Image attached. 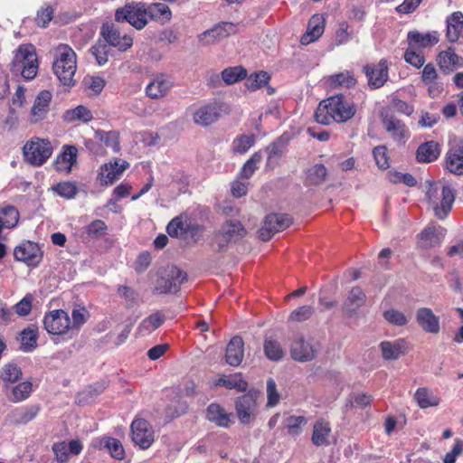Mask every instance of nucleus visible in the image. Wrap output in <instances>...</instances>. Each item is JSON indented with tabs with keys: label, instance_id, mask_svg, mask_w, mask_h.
<instances>
[{
	"label": "nucleus",
	"instance_id": "obj_61",
	"mask_svg": "<svg viewBox=\"0 0 463 463\" xmlns=\"http://www.w3.org/2000/svg\"><path fill=\"white\" fill-rule=\"evenodd\" d=\"M52 451L59 463H67L69 460L68 446L65 441L56 442L52 445Z\"/></svg>",
	"mask_w": 463,
	"mask_h": 463
},
{
	"label": "nucleus",
	"instance_id": "obj_15",
	"mask_svg": "<svg viewBox=\"0 0 463 463\" xmlns=\"http://www.w3.org/2000/svg\"><path fill=\"white\" fill-rule=\"evenodd\" d=\"M319 346L312 341L299 337L290 346L291 357L298 362L313 360L318 354Z\"/></svg>",
	"mask_w": 463,
	"mask_h": 463
},
{
	"label": "nucleus",
	"instance_id": "obj_44",
	"mask_svg": "<svg viewBox=\"0 0 463 463\" xmlns=\"http://www.w3.org/2000/svg\"><path fill=\"white\" fill-rule=\"evenodd\" d=\"M93 118L91 111L85 106L80 105L75 109H69L64 114V119L68 122L80 120L82 122H90Z\"/></svg>",
	"mask_w": 463,
	"mask_h": 463
},
{
	"label": "nucleus",
	"instance_id": "obj_21",
	"mask_svg": "<svg viewBox=\"0 0 463 463\" xmlns=\"http://www.w3.org/2000/svg\"><path fill=\"white\" fill-rule=\"evenodd\" d=\"M416 321L427 333L438 334L440 330L439 317L429 307H420L416 311Z\"/></svg>",
	"mask_w": 463,
	"mask_h": 463
},
{
	"label": "nucleus",
	"instance_id": "obj_17",
	"mask_svg": "<svg viewBox=\"0 0 463 463\" xmlns=\"http://www.w3.org/2000/svg\"><path fill=\"white\" fill-rule=\"evenodd\" d=\"M173 87L170 78L159 74L153 78L146 87V95L151 99L165 98Z\"/></svg>",
	"mask_w": 463,
	"mask_h": 463
},
{
	"label": "nucleus",
	"instance_id": "obj_12",
	"mask_svg": "<svg viewBox=\"0 0 463 463\" xmlns=\"http://www.w3.org/2000/svg\"><path fill=\"white\" fill-rule=\"evenodd\" d=\"M130 429L132 441L141 449H146L153 444L155 433L147 420L137 418L132 421Z\"/></svg>",
	"mask_w": 463,
	"mask_h": 463
},
{
	"label": "nucleus",
	"instance_id": "obj_25",
	"mask_svg": "<svg viewBox=\"0 0 463 463\" xmlns=\"http://www.w3.org/2000/svg\"><path fill=\"white\" fill-rule=\"evenodd\" d=\"M325 30V18L320 14L313 15L307 24L306 33L300 39V43L307 45L317 41L324 33Z\"/></svg>",
	"mask_w": 463,
	"mask_h": 463
},
{
	"label": "nucleus",
	"instance_id": "obj_56",
	"mask_svg": "<svg viewBox=\"0 0 463 463\" xmlns=\"http://www.w3.org/2000/svg\"><path fill=\"white\" fill-rule=\"evenodd\" d=\"M333 84L340 87L350 88L355 85L356 80L349 71L340 72L331 77Z\"/></svg>",
	"mask_w": 463,
	"mask_h": 463
},
{
	"label": "nucleus",
	"instance_id": "obj_38",
	"mask_svg": "<svg viewBox=\"0 0 463 463\" xmlns=\"http://www.w3.org/2000/svg\"><path fill=\"white\" fill-rule=\"evenodd\" d=\"M440 154L439 146L435 141H428L421 144L416 153V158L420 163H430L435 161Z\"/></svg>",
	"mask_w": 463,
	"mask_h": 463
},
{
	"label": "nucleus",
	"instance_id": "obj_29",
	"mask_svg": "<svg viewBox=\"0 0 463 463\" xmlns=\"http://www.w3.org/2000/svg\"><path fill=\"white\" fill-rule=\"evenodd\" d=\"M232 416V414L228 413L219 403H211L206 410V419L218 427H229Z\"/></svg>",
	"mask_w": 463,
	"mask_h": 463
},
{
	"label": "nucleus",
	"instance_id": "obj_58",
	"mask_svg": "<svg viewBox=\"0 0 463 463\" xmlns=\"http://www.w3.org/2000/svg\"><path fill=\"white\" fill-rule=\"evenodd\" d=\"M314 313L312 306H303L295 309L289 316L290 321L303 322L308 319Z\"/></svg>",
	"mask_w": 463,
	"mask_h": 463
},
{
	"label": "nucleus",
	"instance_id": "obj_31",
	"mask_svg": "<svg viewBox=\"0 0 463 463\" xmlns=\"http://www.w3.org/2000/svg\"><path fill=\"white\" fill-rule=\"evenodd\" d=\"M438 62L441 71L449 73L454 69L463 66V58L458 56L452 48H448L439 52Z\"/></svg>",
	"mask_w": 463,
	"mask_h": 463
},
{
	"label": "nucleus",
	"instance_id": "obj_49",
	"mask_svg": "<svg viewBox=\"0 0 463 463\" xmlns=\"http://www.w3.org/2000/svg\"><path fill=\"white\" fill-rule=\"evenodd\" d=\"M265 355L272 361H279L283 358L285 352L279 343L273 339H266L264 342Z\"/></svg>",
	"mask_w": 463,
	"mask_h": 463
},
{
	"label": "nucleus",
	"instance_id": "obj_52",
	"mask_svg": "<svg viewBox=\"0 0 463 463\" xmlns=\"http://www.w3.org/2000/svg\"><path fill=\"white\" fill-rule=\"evenodd\" d=\"M270 76L266 71H260L247 79L246 86L250 90H256L267 85Z\"/></svg>",
	"mask_w": 463,
	"mask_h": 463
},
{
	"label": "nucleus",
	"instance_id": "obj_43",
	"mask_svg": "<svg viewBox=\"0 0 463 463\" xmlns=\"http://www.w3.org/2000/svg\"><path fill=\"white\" fill-rule=\"evenodd\" d=\"M100 447L105 448L109 450L111 457L118 460H121L125 458V450L122 443L111 437H106L100 440Z\"/></svg>",
	"mask_w": 463,
	"mask_h": 463
},
{
	"label": "nucleus",
	"instance_id": "obj_11",
	"mask_svg": "<svg viewBox=\"0 0 463 463\" xmlns=\"http://www.w3.org/2000/svg\"><path fill=\"white\" fill-rule=\"evenodd\" d=\"M291 223V218L286 213L269 214L259 231V237L261 241H268L275 233L287 229Z\"/></svg>",
	"mask_w": 463,
	"mask_h": 463
},
{
	"label": "nucleus",
	"instance_id": "obj_33",
	"mask_svg": "<svg viewBox=\"0 0 463 463\" xmlns=\"http://www.w3.org/2000/svg\"><path fill=\"white\" fill-rule=\"evenodd\" d=\"M78 149L74 146H64L62 153L55 160V168L59 172L70 173L76 163Z\"/></svg>",
	"mask_w": 463,
	"mask_h": 463
},
{
	"label": "nucleus",
	"instance_id": "obj_45",
	"mask_svg": "<svg viewBox=\"0 0 463 463\" xmlns=\"http://www.w3.org/2000/svg\"><path fill=\"white\" fill-rule=\"evenodd\" d=\"M414 398L422 409L437 406L439 402V398L426 388H419L414 394Z\"/></svg>",
	"mask_w": 463,
	"mask_h": 463
},
{
	"label": "nucleus",
	"instance_id": "obj_10",
	"mask_svg": "<svg viewBox=\"0 0 463 463\" xmlns=\"http://www.w3.org/2000/svg\"><path fill=\"white\" fill-rule=\"evenodd\" d=\"M100 34L108 46L114 47L119 52H126L133 45L132 36L128 33L122 34L118 26L115 24H103Z\"/></svg>",
	"mask_w": 463,
	"mask_h": 463
},
{
	"label": "nucleus",
	"instance_id": "obj_26",
	"mask_svg": "<svg viewBox=\"0 0 463 463\" xmlns=\"http://www.w3.org/2000/svg\"><path fill=\"white\" fill-rule=\"evenodd\" d=\"M52 93L48 90H42L35 98L31 109V121L38 122L43 120L49 110Z\"/></svg>",
	"mask_w": 463,
	"mask_h": 463
},
{
	"label": "nucleus",
	"instance_id": "obj_60",
	"mask_svg": "<svg viewBox=\"0 0 463 463\" xmlns=\"http://www.w3.org/2000/svg\"><path fill=\"white\" fill-rule=\"evenodd\" d=\"M373 157L375 159V163L381 169H387L389 165V157L387 156L386 147L383 146H376L373 151Z\"/></svg>",
	"mask_w": 463,
	"mask_h": 463
},
{
	"label": "nucleus",
	"instance_id": "obj_50",
	"mask_svg": "<svg viewBox=\"0 0 463 463\" xmlns=\"http://www.w3.org/2000/svg\"><path fill=\"white\" fill-rule=\"evenodd\" d=\"M216 386H223L226 389H235L237 392H243L248 390L249 384L243 378H219L213 384Z\"/></svg>",
	"mask_w": 463,
	"mask_h": 463
},
{
	"label": "nucleus",
	"instance_id": "obj_32",
	"mask_svg": "<svg viewBox=\"0 0 463 463\" xmlns=\"http://www.w3.org/2000/svg\"><path fill=\"white\" fill-rule=\"evenodd\" d=\"M146 18L161 24L168 23L172 17L169 6L164 3L146 4Z\"/></svg>",
	"mask_w": 463,
	"mask_h": 463
},
{
	"label": "nucleus",
	"instance_id": "obj_53",
	"mask_svg": "<svg viewBox=\"0 0 463 463\" xmlns=\"http://www.w3.org/2000/svg\"><path fill=\"white\" fill-rule=\"evenodd\" d=\"M254 142L255 137L253 135H242L233 141L232 149L235 153L244 154L254 145Z\"/></svg>",
	"mask_w": 463,
	"mask_h": 463
},
{
	"label": "nucleus",
	"instance_id": "obj_36",
	"mask_svg": "<svg viewBox=\"0 0 463 463\" xmlns=\"http://www.w3.org/2000/svg\"><path fill=\"white\" fill-rule=\"evenodd\" d=\"M445 164L450 173L463 175V146L451 147L447 152Z\"/></svg>",
	"mask_w": 463,
	"mask_h": 463
},
{
	"label": "nucleus",
	"instance_id": "obj_3",
	"mask_svg": "<svg viewBox=\"0 0 463 463\" xmlns=\"http://www.w3.org/2000/svg\"><path fill=\"white\" fill-rule=\"evenodd\" d=\"M55 60L52 70L59 80L65 86L74 85V75L77 70L76 53L67 44H60L55 49Z\"/></svg>",
	"mask_w": 463,
	"mask_h": 463
},
{
	"label": "nucleus",
	"instance_id": "obj_18",
	"mask_svg": "<svg viewBox=\"0 0 463 463\" xmlns=\"http://www.w3.org/2000/svg\"><path fill=\"white\" fill-rule=\"evenodd\" d=\"M364 71L369 85L373 89L383 86L388 80V67L385 60H381L380 62L375 65H366Z\"/></svg>",
	"mask_w": 463,
	"mask_h": 463
},
{
	"label": "nucleus",
	"instance_id": "obj_13",
	"mask_svg": "<svg viewBox=\"0 0 463 463\" xmlns=\"http://www.w3.org/2000/svg\"><path fill=\"white\" fill-rule=\"evenodd\" d=\"M236 33V24L229 22H222L199 34L198 40L203 45L209 46Z\"/></svg>",
	"mask_w": 463,
	"mask_h": 463
},
{
	"label": "nucleus",
	"instance_id": "obj_20",
	"mask_svg": "<svg viewBox=\"0 0 463 463\" xmlns=\"http://www.w3.org/2000/svg\"><path fill=\"white\" fill-rule=\"evenodd\" d=\"M379 346L384 360H397L408 352L407 342L402 338L383 341Z\"/></svg>",
	"mask_w": 463,
	"mask_h": 463
},
{
	"label": "nucleus",
	"instance_id": "obj_42",
	"mask_svg": "<svg viewBox=\"0 0 463 463\" xmlns=\"http://www.w3.org/2000/svg\"><path fill=\"white\" fill-rule=\"evenodd\" d=\"M38 329L29 326L21 332V348L24 352H31L37 345Z\"/></svg>",
	"mask_w": 463,
	"mask_h": 463
},
{
	"label": "nucleus",
	"instance_id": "obj_27",
	"mask_svg": "<svg viewBox=\"0 0 463 463\" xmlns=\"http://www.w3.org/2000/svg\"><path fill=\"white\" fill-rule=\"evenodd\" d=\"M40 411L39 405H30L17 408L8 414L10 422L14 425H24L36 418Z\"/></svg>",
	"mask_w": 463,
	"mask_h": 463
},
{
	"label": "nucleus",
	"instance_id": "obj_62",
	"mask_svg": "<svg viewBox=\"0 0 463 463\" xmlns=\"http://www.w3.org/2000/svg\"><path fill=\"white\" fill-rule=\"evenodd\" d=\"M267 395H268L267 406L274 407L279 402L280 395L278 392L277 385L272 379H269L267 383Z\"/></svg>",
	"mask_w": 463,
	"mask_h": 463
},
{
	"label": "nucleus",
	"instance_id": "obj_1",
	"mask_svg": "<svg viewBox=\"0 0 463 463\" xmlns=\"http://www.w3.org/2000/svg\"><path fill=\"white\" fill-rule=\"evenodd\" d=\"M354 103L342 95H335L321 101L316 110V121L322 125L331 122H345L355 114Z\"/></svg>",
	"mask_w": 463,
	"mask_h": 463
},
{
	"label": "nucleus",
	"instance_id": "obj_39",
	"mask_svg": "<svg viewBox=\"0 0 463 463\" xmlns=\"http://www.w3.org/2000/svg\"><path fill=\"white\" fill-rule=\"evenodd\" d=\"M165 321V316L156 311L141 321L138 326V331L142 335H148L160 327Z\"/></svg>",
	"mask_w": 463,
	"mask_h": 463
},
{
	"label": "nucleus",
	"instance_id": "obj_30",
	"mask_svg": "<svg viewBox=\"0 0 463 463\" xmlns=\"http://www.w3.org/2000/svg\"><path fill=\"white\" fill-rule=\"evenodd\" d=\"M407 39L409 45L411 48H429L435 45L439 42V35L436 32L421 33L418 31H411L409 32Z\"/></svg>",
	"mask_w": 463,
	"mask_h": 463
},
{
	"label": "nucleus",
	"instance_id": "obj_5",
	"mask_svg": "<svg viewBox=\"0 0 463 463\" xmlns=\"http://www.w3.org/2000/svg\"><path fill=\"white\" fill-rule=\"evenodd\" d=\"M247 234L246 229L237 220H228L213 235V245L216 251H226L229 245L236 243Z\"/></svg>",
	"mask_w": 463,
	"mask_h": 463
},
{
	"label": "nucleus",
	"instance_id": "obj_34",
	"mask_svg": "<svg viewBox=\"0 0 463 463\" xmlns=\"http://www.w3.org/2000/svg\"><path fill=\"white\" fill-rule=\"evenodd\" d=\"M444 237V230L437 229L433 226H428L419 235V247L422 249H429L435 247L441 242Z\"/></svg>",
	"mask_w": 463,
	"mask_h": 463
},
{
	"label": "nucleus",
	"instance_id": "obj_22",
	"mask_svg": "<svg viewBox=\"0 0 463 463\" xmlns=\"http://www.w3.org/2000/svg\"><path fill=\"white\" fill-rule=\"evenodd\" d=\"M244 357V342L241 336H233L226 346L225 362L232 366H239Z\"/></svg>",
	"mask_w": 463,
	"mask_h": 463
},
{
	"label": "nucleus",
	"instance_id": "obj_54",
	"mask_svg": "<svg viewBox=\"0 0 463 463\" xmlns=\"http://www.w3.org/2000/svg\"><path fill=\"white\" fill-rule=\"evenodd\" d=\"M383 317L390 324L397 326H405L409 322V319L402 312L393 308L386 310L383 313Z\"/></svg>",
	"mask_w": 463,
	"mask_h": 463
},
{
	"label": "nucleus",
	"instance_id": "obj_57",
	"mask_svg": "<svg viewBox=\"0 0 463 463\" xmlns=\"http://www.w3.org/2000/svg\"><path fill=\"white\" fill-rule=\"evenodd\" d=\"M307 423V419L303 416H289L286 420V427L292 435H298L301 432V425Z\"/></svg>",
	"mask_w": 463,
	"mask_h": 463
},
{
	"label": "nucleus",
	"instance_id": "obj_9",
	"mask_svg": "<svg viewBox=\"0 0 463 463\" xmlns=\"http://www.w3.org/2000/svg\"><path fill=\"white\" fill-rule=\"evenodd\" d=\"M187 280V274L175 266L169 267L166 274L156 280V294H173L180 290L181 285Z\"/></svg>",
	"mask_w": 463,
	"mask_h": 463
},
{
	"label": "nucleus",
	"instance_id": "obj_47",
	"mask_svg": "<svg viewBox=\"0 0 463 463\" xmlns=\"http://www.w3.org/2000/svg\"><path fill=\"white\" fill-rule=\"evenodd\" d=\"M117 292L118 295L124 299L127 308H132L137 306L139 294L134 288L126 285H120L118 287Z\"/></svg>",
	"mask_w": 463,
	"mask_h": 463
},
{
	"label": "nucleus",
	"instance_id": "obj_28",
	"mask_svg": "<svg viewBox=\"0 0 463 463\" xmlns=\"http://www.w3.org/2000/svg\"><path fill=\"white\" fill-rule=\"evenodd\" d=\"M383 125L392 137L402 142L408 135V129L405 124L393 115H386L383 118Z\"/></svg>",
	"mask_w": 463,
	"mask_h": 463
},
{
	"label": "nucleus",
	"instance_id": "obj_2",
	"mask_svg": "<svg viewBox=\"0 0 463 463\" xmlns=\"http://www.w3.org/2000/svg\"><path fill=\"white\" fill-rule=\"evenodd\" d=\"M426 197L433 206L435 215L441 220L448 216L455 201L450 186L440 181L426 182Z\"/></svg>",
	"mask_w": 463,
	"mask_h": 463
},
{
	"label": "nucleus",
	"instance_id": "obj_7",
	"mask_svg": "<svg viewBox=\"0 0 463 463\" xmlns=\"http://www.w3.org/2000/svg\"><path fill=\"white\" fill-rule=\"evenodd\" d=\"M260 396V391L250 388L247 393L235 400V410L241 423L249 424L256 417Z\"/></svg>",
	"mask_w": 463,
	"mask_h": 463
},
{
	"label": "nucleus",
	"instance_id": "obj_48",
	"mask_svg": "<svg viewBox=\"0 0 463 463\" xmlns=\"http://www.w3.org/2000/svg\"><path fill=\"white\" fill-rule=\"evenodd\" d=\"M327 171L324 165L316 164L307 170V180L310 184H320L326 179Z\"/></svg>",
	"mask_w": 463,
	"mask_h": 463
},
{
	"label": "nucleus",
	"instance_id": "obj_19",
	"mask_svg": "<svg viewBox=\"0 0 463 463\" xmlns=\"http://www.w3.org/2000/svg\"><path fill=\"white\" fill-rule=\"evenodd\" d=\"M20 378H5V386L12 392L11 400L18 402L27 399L33 391V383L29 380L19 382Z\"/></svg>",
	"mask_w": 463,
	"mask_h": 463
},
{
	"label": "nucleus",
	"instance_id": "obj_35",
	"mask_svg": "<svg viewBox=\"0 0 463 463\" xmlns=\"http://www.w3.org/2000/svg\"><path fill=\"white\" fill-rule=\"evenodd\" d=\"M128 166V163L126 161L121 163L115 161L106 164L99 173L101 182L106 184H112L116 179L119 178Z\"/></svg>",
	"mask_w": 463,
	"mask_h": 463
},
{
	"label": "nucleus",
	"instance_id": "obj_14",
	"mask_svg": "<svg viewBox=\"0 0 463 463\" xmlns=\"http://www.w3.org/2000/svg\"><path fill=\"white\" fill-rule=\"evenodd\" d=\"M43 325L49 334L62 335L69 329L71 319L65 311L56 309L45 315Z\"/></svg>",
	"mask_w": 463,
	"mask_h": 463
},
{
	"label": "nucleus",
	"instance_id": "obj_64",
	"mask_svg": "<svg viewBox=\"0 0 463 463\" xmlns=\"http://www.w3.org/2000/svg\"><path fill=\"white\" fill-rule=\"evenodd\" d=\"M463 452V440L456 439L455 444L450 452H448L444 458L443 463H455L458 455Z\"/></svg>",
	"mask_w": 463,
	"mask_h": 463
},
{
	"label": "nucleus",
	"instance_id": "obj_63",
	"mask_svg": "<svg viewBox=\"0 0 463 463\" xmlns=\"http://www.w3.org/2000/svg\"><path fill=\"white\" fill-rule=\"evenodd\" d=\"M404 60L406 62L416 68L422 67L425 61L423 55L410 49L405 52Z\"/></svg>",
	"mask_w": 463,
	"mask_h": 463
},
{
	"label": "nucleus",
	"instance_id": "obj_16",
	"mask_svg": "<svg viewBox=\"0 0 463 463\" xmlns=\"http://www.w3.org/2000/svg\"><path fill=\"white\" fill-rule=\"evenodd\" d=\"M16 260L23 261L28 266L35 267L42 260V252L39 246L32 241H24L14 250Z\"/></svg>",
	"mask_w": 463,
	"mask_h": 463
},
{
	"label": "nucleus",
	"instance_id": "obj_6",
	"mask_svg": "<svg viewBox=\"0 0 463 463\" xmlns=\"http://www.w3.org/2000/svg\"><path fill=\"white\" fill-rule=\"evenodd\" d=\"M115 21L118 23H128L137 30L144 29L148 24L146 13V3L129 2L124 6L116 9Z\"/></svg>",
	"mask_w": 463,
	"mask_h": 463
},
{
	"label": "nucleus",
	"instance_id": "obj_37",
	"mask_svg": "<svg viewBox=\"0 0 463 463\" xmlns=\"http://www.w3.org/2000/svg\"><path fill=\"white\" fill-rule=\"evenodd\" d=\"M447 39L450 43H456L460 36V33L463 30V13L462 12H454L449 16H448L447 20Z\"/></svg>",
	"mask_w": 463,
	"mask_h": 463
},
{
	"label": "nucleus",
	"instance_id": "obj_4",
	"mask_svg": "<svg viewBox=\"0 0 463 463\" xmlns=\"http://www.w3.org/2000/svg\"><path fill=\"white\" fill-rule=\"evenodd\" d=\"M38 67L35 47L33 44H21L14 52L12 71L20 72L26 80H31L37 75Z\"/></svg>",
	"mask_w": 463,
	"mask_h": 463
},
{
	"label": "nucleus",
	"instance_id": "obj_24",
	"mask_svg": "<svg viewBox=\"0 0 463 463\" xmlns=\"http://www.w3.org/2000/svg\"><path fill=\"white\" fill-rule=\"evenodd\" d=\"M366 296L359 287H354L343 304V311L346 317H353L365 303Z\"/></svg>",
	"mask_w": 463,
	"mask_h": 463
},
{
	"label": "nucleus",
	"instance_id": "obj_41",
	"mask_svg": "<svg viewBox=\"0 0 463 463\" xmlns=\"http://www.w3.org/2000/svg\"><path fill=\"white\" fill-rule=\"evenodd\" d=\"M330 432L331 428L327 421L324 420L316 421L313 428L312 442L318 447L327 445Z\"/></svg>",
	"mask_w": 463,
	"mask_h": 463
},
{
	"label": "nucleus",
	"instance_id": "obj_51",
	"mask_svg": "<svg viewBox=\"0 0 463 463\" xmlns=\"http://www.w3.org/2000/svg\"><path fill=\"white\" fill-rule=\"evenodd\" d=\"M247 76V71L241 67H230L222 71V80L227 84H233L238 80L245 79Z\"/></svg>",
	"mask_w": 463,
	"mask_h": 463
},
{
	"label": "nucleus",
	"instance_id": "obj_59",
	"mask_svg": "<svg viewBox=\"0 0 463 463\" xmlns=\"http://www.w3.org/2000/svg\"><path fill=\"white\" fill-rule=\"evenodd\" d=\"M90 52L99 65H103L108 61L109 48L106 43H98L91 47Z\"/></svg>",
	"mask_w": 463,
	"mask_h": 463
},
{
	"label": "nucleus",
	"instance_id": "obj_46",
	"mask_svg": "<svg viewBox=\"0 0 463 463\" xmlns=\"http://www.w3.org/2000/svg\"><path fill=\"white\" fill-rule=\"evenodd\" d=\"M284 149L285 144L281 139H279L268 146L266 148L268 155L267 165L273 168L278 164L279 159L282 156Z\"/></svg>",
	"mask_w": 463,
	"mask_h": 463
},
{
	"label": "nucleus",
	"instance_id": "obj_40",
	"mask_svg": "<svg viewBox=\"0 0 463 463\" xmlns=\"http://www.w3.org/2000/svg\"><path fill=\"white\" fill-rule=\"evenodd\" d=\"M109 383L105 380L96 382L94 385H90L79 392L77 400L80 404L91 402L96 396L101 393L108 386Z\"/></svg>",
	"mask_w": 463,
	"mask_h": 463
},
{
	"label": "nucleus",
	"instance_id": "obj_8",
	"mask_svg": "<svg viewBox=\"0 0 463 463\" xmlns=\"http://www.w3.org/2000/svg\"><path fill=\"white\" fill-rule=\"evenodd\" d=\"M24 159L34 166H40L47 161L52 153V147L47 139L27 141L23 148Z\"/></svg>",
	"mask_w": 463,
	"mask_h": 463
},
{
	"label": "nucleus",
	"instance_id": "obj_55",
	"mask_svg": "<svg viewBox=\"0 0 463 463\" xmlns=\"http://www.w3.org/2000/svg\"><path fill=\"white\" fill-rule=\"evenodd\" d=\"M52 190L61 197L67 199L73 198L78 193L77 186L71 182L60 183L57 185L53 186Z\"/></svg>",
	"mask_w": 463,
	"mask_h": 463
},
{
	"label": "nucleus",
	"instance_id": "obj_23",
	"mask_svg": "<svg viewBox=\"0 0 463 463\" xmlns=\"http://www.w3.org/2000/svg\"><path fill=\"white\" fill-rule=\"evenodd\" d=\"M222 106L214 103L198 109L194 114V120L201 126H209L216 121L222 114Z\"/></svg>",
	"mask_w": 463,
	"mask_h": 463
}]
</instances>
